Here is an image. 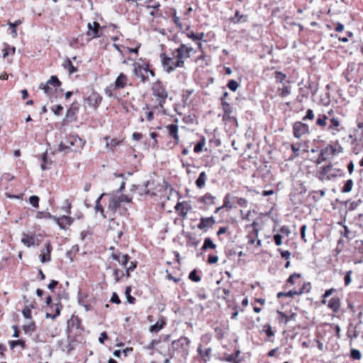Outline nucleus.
<instances>
[{
  "label": "nucleus",
  "instance_id": "55",
  "mask_svg": "<svg viewBox=\"0 0 363 363\" xmlns=\"http://www.w3.org/2000/svg\"><path fill=\"white\" fill-rule=\"evenodd\" d=\"M50 219H52L53 221H55L59 225V227L61 229H65V226L63 225V222L62 221V217L61 218H57V217H56L55 216H52Z\"/></svg>",
  "mask_w": 363,
  "mask_h": 363
},
{
  "label": "nucleus",
  "instance_id": "29",
  "mask_svg": "<svg viewBox=\"0 0 363 363\" xmlns=\"http://www.w3.org/2000/svg\"><path fill=\"white\" fill-rule=\"evenodd\" d=\"M41 159H42V164H41L42 170H45V169H50L52 162L50 160H48V158L47 151H45L43 154Z\"/></svg>",
  "mask_w": 363,
  "mask_h": 363
},
{
  "label": "nucleus",
  "instance_id": "25",
  "mask_svg": "<svg viewBox=\"0 0 363 363\" xmlns=\"http://www.w3.org/2000/svg\"><path fill=\"white\" fill-rule=\"evenodd\" d=\"M197 352L201 357L203 359L204 362H207L210 359L211 354L212 352V349L211 347L206 348L203 351L201 348V346H199L197 348Z\"/></svg>",
  "mask_w": 363,
  "mask_h": 363
},
{
  "label": "nucleus",
  "instance_id": "3",
  "mask_svg": "<svg viewBox=\"0 0 363 363\" xmlns=\"http://www.w3.org/2000/svg\"><path fill=\"white\" fill-rule=\"evenodd\" d=\"M337 289L330 288L325 291L321 296V303L326 305L327 307L334 313H337L341 308V300L337 296H332L328 299L333 294L335 293Z\"/></svg>",
  "mask_w": 363,
  "mask_h": 363
},
{
  "label": "nucleus",
  "instance_id": "59",
  "mask_svg": "<svg viewBox=\"0 0 363 363\" xmlns=\"http://www.w3.org/2000/svg\"><path fill=\"white\" fill-rule=\"evenodd\" d=\"M306 228H307V225H303L301 227V229H300V232H301V240H302L304 242H307L306 238Z\"/></svg>",
  "mask_w": 363,
  "mask_h": 363
},
{
  "label": "nucleus",
  "instance_id": "51",
  "mask_svg": "<svg viewBox=\"0 0 363 363\" xmlns=\"http://www.w3.org/2000/svg\"><path fill=\"white\" fill-rule=\"evenodd\" d=\"M145 3L147 4V8H152V9H157L160 6V4L158 2L154 1H152V0H149V1L146 0Z\"/></svg>",
  "mask_w": 363,
  "mask_h": 363
},
{
  "label": "nucleus",
  "instance_id": "63",
  "mask_svg": "<svg viewBox=\"0 0 363 363\" xmlns=\"http://www.w3.org/2000/svg\"><path fill=\"white\" fill-rule=\"evenodd\" d=\"M62 110L63 107L61 105H55L52 108V111L55 115H60Z\"/></svg>",
  "mask_w": 363,
  "mask_h": 363
},
{
  "label": "nucleus",
  "instance_id": "52",
  "mask_svg": "<svg viewBox=\"0 0 363 363\" xmlns=\"http://www.w3.org/2000/svg\"><path fill=\"white\" fill-rule=\"evenodd\" d=\"M29 202L35 208L38 207V203H39V197L38 196H31L29 198Z\"/></svg>",
  "mask_w": 363,
  "mask_h": 363
},
{
  "label": "nucleus",
  "instance_id": "36",
  "mask_svg": "<svg viewBox=\"0 0 363 363\" xmlns=\"http://www.w3.org/2000/svg\"><path fill=\"white\" fill-rule=\"evenodd\" d=\"M105 195V194H101L99 197L98 199L96 200V205H95V210L96 211H100V213H101V215L105 217L104 214V208L103 206L100 204V201L101 200V199L103 198V196Z\"/></svg>",
  "mask_w": 363,
  "mask_h": 363
},
{
  "label": "nucleus",
  "instance_id": "34",
  "mask_svg": "<svg viewBox=\"0 0 363 363\" xmlns=\"http://www.w3.org/2000/svg\"><path fill=\"white\" fill-rule=\"evenodd\" d=\"M164 324L165 323L164 321H162L161 323L157 321L156 323L150 327L149 330L151 333H158L163 328Z\"/></svg>",
  "mask_w": 363,
  "mask_h": 363
},
{
  "label": "nucleus",
  "instance_id": "56",
  "mask_svg": "<svg viewBox=\"0 0 363 363\" xmlns=\"http://www.w3.org/2000/svg\"><path fill=\"white\" fill-rule=\"evenodd\" d=\"M50 219H52L53 221H55L59 225V227L61 229H65V226L63 225V222L62 221V217L61 218H57V217H56L55 216H52Z\"/></svg>",
  "mask_w": 363,
  "mask_h": 363
},
{
  "label": "nucleus",
  "instance_id": "60",
  "mask_svg": "<svg viewBox=\"0 0 363 363\" xmlns=\"http://www.w3.org/2000/svg\"><path fill=\"white\" fill-rule=\"evenodd\" d=\"M62 221L63 222V225H65V224L70 225L73 222V218L69 216H63L62 217Z\"/></svg>",
  "mask_w": 363,
  "mask_h": 363
},
{
  "label": "nucleus",
  "instance_id": "45",
  "mask_svg": "<svg viewBox=\"0 0 363 363\" xmlns=\"http://www.w3.org/2000/svg\"><path fill=\"white\" fill-rule=\"evenodd\" d=\"M315 118V114L312 109H308L306 111V115L303 117L302 120L306 121H313Z\"/></svg>",
  "mask_w": 363,
  "mask_h": 363
},
{
  "label": "nucleus",
  "instance_id": "2",
  "mask_svg": "<svg viewBox=\"0 0 363 363\" xmlns=\"http://www.w3.org/2000/svg\"><path fill=\"white\" fill-rule=\"evenodd\" d=\"M343 74L347 82L362 83L363 80V62L349 64Z\"/></svg>",
  "mask_w": 363,
  "mask_h": 363
},
{
  "label": "nucleus",
  "instance_id": "61",
  "mask_svg": "<svg viewBox=\"0 0 363 363\" xmlns=\"http://www.w3.org/2000/svg\"><path fill=\"white\" fill-rule=\"evenodd\" d=\"M106 145L111 146V147H116L119 144V142L117 141L116 139H111L109 141V139L108 138H106Z\"/></svg>",
  "mask_w": 363,
  "mask_h": 363
},
{
  "label": "nucleus",
  "instance_id": "47",
  "mask_svg": "<svg viewBox=\"0 0 363 363\" xmlns=\"http://www.w3.org/2000/svg\"><path fill=\"white\" fill-rule=\"evenodd\" d=\"M16 50L15 47H10L9 45H6L4 49L3 57L5 58L9 54H14Z\"/></svg>",
  "mask_w": 363,
  "mask_h": 363
},
{
  "label": "nucleus",
  "instance_id": "15",
  "mask_svg": "<svg viewBox=\"0 0 363 363\" xmlns=\"http://www.w3.org/2000/svg\"><path fill=\"white\" fill-rule=\"evenodd\" d=\"M333 113H334L333 110L330 109L328 111V115L318 114V118L315 122V125L322 129L325 128L327 125V121L328 120V116H332L333 115Z\"/></svg>",
  "mask_w": 363,
  "mask_h": 363
},
{
  "label": "nucleus",
  "instance_id": "35",
  "mask_svg": "<svg viewBox=\"0 0 363 363\" xmlns=\"http://www.w3.org/2000/svg\"><path fill=\"white\" fill-rule=\"evenodd\" d=\"M22 23V21L21 20H16L14 22H9V26L11 28L12 31V36L16 37L17 36V31H16V27Z\"/></svg>",
  "mask_w": 363,
  "mask_h": 363
},
{
  "label": "nucleus",
  "instance_id": "11",
  "mask_svg": "<svg viewBox=\"0 0 363 363\" xmlns=\"http://www.w3.org/2000/svg\"><path fill=\"white\" fill-rule=\"evenodd\" d=\"M160 58L164 69L168 73L173 72L177 67H181L176 66V62H174L172 57L167 56L164 53L160 55Z\"/></svg>",
  "mask_w": 363,
  "mask_h": 363
},
{
  "label": "nucleus",
  "instance_id": "32",
  "mask_svg": "<svg viewBox=\"0 0 363 363\" xmlns=\"http://www.w3.org/2000/svg\"><path fill=\"white\" fill-rule=\"evenodd\" d=\"M353 184H354V182L352 181V179H350L347 180L345 182L344 186H343V187L341 189V191L342 193L350 192L352 191V189Z\"/></svg>",
  "mask_w": 363,
  "mask_h": 363
},
{
  "label": "nucleus",
  "instance_id": "12",
  "mask_svg": "<svg viewBox=\"0 0 363 363\" xmlns=\"http://www.w3.org/2000/svg\"><path fill=\"white\" fill-rule=\"evenodd\" d=\"M77 142H80L78 136L69 135L65 142H61L59 145V151H66L75 145Z\"/></svg>",
  "mask_w": 363,
  "mask_h": 363
},
{
  "label": "nucleus",
  "instance_id": "33",
  "mask_svg": "<svg viewBox=\"0 0 363 363\" xmlns=\"http://www.w3.org/2000/svg\"><path fill=\"white\" fill-rule=\"evenodd\" d=\"M216 247V245L213 243L212 240L210 238H206L204 240V242H203V246L201 247V250H206L208 248L215 249Z\"/></svg>",
  "mask_w": 363,
  "mask_h": 363
},
{
  "label": "nucleus",
  "instance_id": "38",
  "mask_svg": "<svg viewBox=\"0 0 363 363\" xmlns=\"http://www.w3.org/2000/svg\"><path fill=\"white\" fill-rule=\"evenodd\" d=\"M64 67L67 69H68L69 71V73L71 74H73L75 72H77V68L72 65L71 60L69 59H67L65 64H64Z\"/></svg>",
  "mask_w": 363,
  "mask_h": 363
},
{
  "label": "nucleus",
  "instance_id": "50",
  "mask_svg": "<svg viewBox=\"0 0 363 363\" xmlns=\"http://www.w3.org/2000/svg\"><path fill=\"white\" fill-rule=\"evenodd\" d=\"M351 357L353 359L359 360L362 357V354L359 352V350H356V349H352L351 350Z\"/></svg>",
  "mask_w": 363,
  "mask_h": 363
},
{
  "label": "nucleus",
  "instance_id": "48",
  "mask_svg": "<svg viewBox=\"0 0 363 363\" xmlns=\"http://www.w3.org/2000/svg\"><path fill=\"white\" fill-rule=\"evenodd\" d=\"M227 86L231 91H235L238 89L239 84L235 80L231 79L228 82Z\"/></svg>",
  "mask_w": 363,
  "mask_h": 363
},
{
  "label": "nucleus",
  "instance_id": "30",
  "mask_svg": "<svg viewBox=\"0 0 363 363\" xmlns=\"http://www.w3.org/2000/svg\"><path fill=\"white\" fill-rule=\"evenodd\" d=\"M274 77L277 84H284L286 79V75L281 71H275L274 73Z\"/></svg>",
  "mask_w": 363,
  "mask_h": 363
},
{
  "label": "nucleus",
  "instance_id": "4",
  "mask_svg": "<svg viewBox=\"0 0 363 363\" xmlns=\"http://www.w3.org/2000/svg\"><path fill=\"white\" fill-rule=\"evenodd\" d=\"M343 152V147L338 140L333 144L327 145L324 148L320 150L318 157L315 161L316 164H319L327 160V157H335Z\"/></svg>",
  "mask_w": 363,
  "mask_h": 363
},
{
  "label": "nucleus",
  "instance_id": "39",
  "mask_svg": "<svg viewBox=\"0 0 363 363\" xmlns=\"http://www.w3.org/2000/svg\"><path fill=\"white\" fill-rule=\"evenodd\" d=\"M34 306L31 304L30 306H26L22 311L23 315L25 318L30 319L31 318V308H33Z\"/></svg>",
  "mask_w": 363,
  "mask_h": 363
},
{
  "label": "nucleus",
  "instance_id": "44",
  "mask_svg": "<svg viewBox=\"0 0 363 363\" xmlns=\"http://www.w3.org/2000/svg\"><path fill=\"white\" fill-rule=\"evenodd\" d=\"M130 292H131V287L127 286L125 289V294L127 301L130 303H134L135 298L130 295Z\"/></svg>",
  "mask_w": 363,
  "mask_h": 363
},
{
  "label": "nucleus",
  "instance_id": "26",
  "mask_svg": "<svg viewBox=\"0 0 363 363\" xmlns=\"http://www.w3.org/2000/svg\"><path fill=\"white\" fill-rule=\"evenodd\" d=\"M126 84H127L126 76L124 74L121 73L118 76V77L116 78V79L115 81V87L116 89H122V88L125 87Z\"/></svg>",
  "mask_w": 363,
  "mask_h": 363
},
{
  "label": "nucleus",
  "instance_id": "27",
  "mask_svg": "<svg viewBox=\"0 0 363 363\" xmlns=\"http://www.w3.org/2000/svg\"><path fill=\"white\" fill-rule=\"evenodd\" d=\"M300 287L297 289L298 295H301L303 294H308L310 292L311 289V284L310 282L303 281L301 282Z\"/></svg>",
  "mask_w": 363,
  "mask_h": 363
},
{
  "label": "nucleus",
  "instance_id": "62",
  "mask_svg": "<svg viewBox=\"0 0 363 363\" xmlns=\"http://www.w3.org/2000/svg\"><path fill=\"white\" fill-rule=\"evenodd\" d=\"M280 252L281 257L285 259H289L291 256V252L289 250H282L281 249L278 250Z\"/></svg>",
  "mask_w": 363,
  "mask_h": 363
},
{
  "label": "nucleus",
  "instance_id": "31",
  "mask_svg": "<svg viewBox=\"0 0 363 363\" xmlns=\"http://www.w3.org/2000/svg\"><path fill=\"white\" fill-rule=\"evenodd\" d=\"M47 84L48 86L51 87L52 86L55 88H57L61 85V82L57 78V76L52 75L50 77V79L47 81Z\"/></svg>",
  "mask_w": 363,
  "mask_h": 363
},
{
  "label": "nucleus",
  "instance_id": "14",
  "mask_svg": "<svg viewBox=\"0 0 363 363\" xmlns=\"http://www.w3.org/2000/svg\"><path fill=\"white\" fill-rule=\"evenodd\" d=\"M296 314L295 313H290L286 314L281 311H277V320L279 323L286 325L291 320H295Z\"/></svg>",
  "mask_w": 363,
  "mask_h": 363
},
{
  "label": "nucleus",
  "instance_id": "28",
  "mask_svg": "<svg viewBox=\"0 0 363 363\" xmlns=\"http://www.w3.org/2000/svg\"><path fill=\"white\" fill-rule=\"evenodd\" d=\"M207 180V175L205 172H202L199 174V177L196 180V185L199 189H202L206 184Z\"/></svg>",
  "mask_w": 363,
  "mask_h": 363
},
{
  "label": "nucleus",
  "instance_id": "40",
  "mask_svg": "<svg viewBox=\"0 0 363 363\" xmlns=\"http://www.w3.org/2000/svg\"><path fill=\"white\" fill-rule=\"evenodd\" d=\"M221 103L224 113L228 115L232 113V110L230 104L226 102L223 97H221Z\"/></svg>",
  "mask_w": 363,
  "mask_h": 363
},
{
  "label": "nucleus",
  "instance_id": "13",
  "mask_svg": "<svg viewBox=\"0 0 363 363\" xmlns=\"http://www.w3.org/2000/svg\"><path fill=\"white\" fill-rule=\"evenodd\" d=\"M216 223V220L213 216L200 218V222L197 227L199 230L206 231L208 228H211Z\"/></svg>",
  "mask_w": 363,
  "mask_h": 363
},
{
  "label": "nucleus",
  "instance_id": "1",
  "mask_svg": "<svg viewBox=\"0 0 363 363\" xmlns=\"http://www.w3.org/2000/svg\"><path fill=\"white\" fill-rule=\"evenodd\" d=\"M344 176V170L342 168L336 167L335 164L331 162L320 166L315 173V177L322 182L331 181Z\"/></svg>",
  "mask_w": 363,
  "mask_h": 363
},
{
  "label": "nucleus",
  "instance_id": "7",
  "mask_svg": "<svg viewBox=\"0 0 363 363\" xmlns=\"http://www.w3.org/2000/svg\"><path fill=\"white\" fill-rule=\"evenodd\" d=\"M149 65L145 62H135L133 64V73L141 79L143 83L148 80Z\"/></svg>",
  "mask_w": 363,
  "mask_h": 363
},
{
  "label": "nucleus",
  "instance_id": "19",
  "mask_svg": "<svg viewBox=\"0 0 363 363\" xmlns=\"http://www.w3.org/2000/svg\"><path fill=\"white\" fill-rule=\"evenodd\" d=\"M301 146V142H297L296 143L290 144V147L291 150H292V154L290 155L288 160H294L295 158L300 156Z\"/></svg>",
  "mask_w": 363,
  "mask_h": 363
},
{
  "label": "nucleus",
  "instance_id": "9",
  "mask_svg": "<svg viewBox=\"0 0 363 363\" xmlns=\"http://www.w3.org/2000/svg\"><path fill=\"white\" fill-rule=\"evenodd\" d=\"M292 133L294 138L300 139L310 133V128L308 124L302 121H296L292 125Z\"/></svg>",
  "mask_w": 363,
  "mask_h": 363
},
{
  "label": "nucleus",
  "instance_id": "53",
  "mask_svg": "<svg viewBox=\"0 0 363 363\" xmlns=\"http://www.w3.org/2000/svg\"><path fill=\"white\" fill-rule=\"evenodd\" d=\"M39 89H43L44 91V93L45 94H47L48 96H49L50 92L52 91V88L48 86L47 83L46 84L41 83L39 85Z\"/></svg>",
  "mask_w": 363,
  "mask_h": 363
},
{
  "label": "nucleus",
  "instance_id": "41",
  "mask_svg": "<svg viewBox=\"0 0 363 363\" xmlns=\"http://www.w3.org/2000/svg\"><path fill=\"white\" fill-rule=\"evenodd\" d=\"M148 184H149V182H147L143 186L133 185V188L138 189L139 194L140 195L147 194L149 193V191L147 189Z\"/></svg>",
  "mask_w": 363,
  "mask_h": 363
},
{
  "label": "nucleus",
  "instance_id": "23",
  "mask_svg": "<svg viewBox=\"0 0 363 363\" xmlns=\"http://www.w3.org/2000/svg\"><path fill=\"white\" fill-rule=\"evenodd\" d=\"M235 199H236L235 196H231L230 194H227L223 199V207L228 208V209H231V208L235 207Z\"/></svg>",
  "mask_w": 363,
  "mask_h": 363
},
{
  "label": "nucleus",
  "instance_id": "20",
  "mask_svg": "<svg viewBox=\"0 0 363 363\" xmlns=\"http://www.w3.org/2000/svg\"><path fill=\"white\" fill-rule=\"evenodd\" d=\"M340 119L337 117L333 116L330 119V125L328 127V130L333 131V134H335L337 132L340 131Z\"/></svg>",
  "mask_w": 363,
  "mask_h": 363
},
{
  "label": "nucleus",
  "instance_id": "10",
  "mask_svg": "<svg viewBox=\"0 0 363 363\" xmlns=\"http://www.w3.org/2000/svg\"><path fill=\"white\" fill-rule=\"evenodd\" d=\"M101 26L98 22H89L87 23V32L86 35L89 38V40L100 38L102 35L100 31Z\"/></svg>",
  "mask_w": 363,
  "mask_h": 363
},
{
  "label": "nucleus",
  "instance_id": "64",
  "mask_svg": "<svg viewBox=\"0 0 363 363\" xmlns=\"http://www.w3.org/2000/svg\"><path fill=\"white\" fill-rule=\"evenodd\" d=\"M111 301L116 304H119L121 303L120 298L116 293H113L111 298Z\"/></svg>",
  "mask_w": 363,
  "mask_h": 363
},
{
  "label": "nucleus",
  "instance_id": "24",
  "mask_svg": "<svg viewBox=\"0 0 363 363\" xmlns=\"http://www.w3.org/2000/svg\"><path fill=\"white\" fill-rule=\"evenodd\" d=\"M169 135L175 140V143L178 144L179 141L178 135V126L175 124H170L167 126Z\"/></svg>",
  "mask_w": 363,
  "mask_h": 363
},
{
  "label": "nucleus",
  "instance_id": "42",
  "mask_svg": "<svg viewBox=\"0 0 363 363\" xmlns=\"http://www.w3.org/2000/svg\"><path fill=\"white\" fill-rule=\"evenodd\" d=\"M205 138H203L200 141H199L194 148V152L199 153L200 152H201L203 146L205 145Z\"/></svg>",
  "mask_w": 363,
  "mask_h": 363
},
{
  "label": "nucleus",
  "instance_id": "22",
  "mask_svg": "<svg viewBox=\"0 0 363 363\" xmlns=\"http://www.w3.org/2000/svg\"><path fill=\"white\" fill-rule=\"evenodd\" d=\"M191 341L190 340L186 337H182L177 340H174L172 342V345L173 346L174 349H176L175 345L180 346L183 349H186V347H189Z\"/></svg>",
  "mask_w": 363,
  "mask_h": 363
},
{
  "label": "nucleus",
  "instance_id": "21",
  "mask_svg": "<svg viewBox=\"0 0 363 363\" xmlns=\"http://www.w3.org/2000/svg\"><path fill=\"white\" fill-rule=\"evenodd\" d=\"M35 238L34 235H30L23 233L22 234L21 242L26 246L27 247H30L35 245Z\"/></svg>",
  "mask_w": 363,
  "mask_h": 363
},
{
  "label": "nucleus",
  "instance_id": "54",
  "mask_svg": "<svg viewBox=\"0 0 363 363\" xmlns=\"http://www.w3.org/2000/svg\"><path fill=\"white\" fill-rule=\"evenodd\" d=\"M16 345H21L22 347L25 346V342L22 340H12L10 342V347L13 349Z\"/></svg>",
  "mask_w": 363,
  "mask_h": 363
},
{
  "label": "nucleus",
  "instance_id": "18",
  "mask_svg": "<svg viewBox=\"0 0 363 363\" xmlns=\"http://www.w3.org/2000/svg\"><path fill=\"white\" fill-rule=\"evenodd\" d=\"M302 282V274L300 273H294L289 276L287 279L286 284V285L293 286L297 285L300 286Z\"/></svg>",
  "mask_w": 363,
  "mask_h": 363
},
{
  "label": "nucleus",
  "instance_id": "16",
  "mask_svg": "<svg viewBox=\"0 0 363 363\" xmlns=\"http://www.w3.org/2000/svg\"><path fill=\"white\" fill-rule=\"evenodd\" d=\"M289 81H286V83L281 84V87H278L276 96L281 98H284L289 96L291 93V86L289 85Z\"/></svg>",
  "mask_w": 363,
  "mask_h": 363
},
{
  "label": "nucleus",
  "instance_id": "43",
  "mask_svg": "<svg viewBox=\"0 0 363 363\" xmlns=\"http://www.w3.org/2000/svg\"><path fill=\"white\" fill-rule=\"evenodd\" d=\"M214 199H215V197L213 196L211 194H208V193L206 194L202 197L203 202L206 203V204H213Z\"/></svg>",
  "mask_w": 363,
  "mask_h": 363
},
{
  "label": "nucleus",
  "instance_id": "17",
  "mask_svg": "<svg viewBox=\"0 0 363 363\" xmlns=\"http://www.w3.org/2000/svg\"><path fill=\"white\" fill-rule=\"evenodd\" d=\"M113 259L118 262L124 268L126 269L129 262L130 257L127 254H122L119 252L113 253L111 255Z\"/></svg>",
  "mask_w": 363,
  "mask_h": 363
},
{
  "label": "nucleus",
  "instance_id": "49",
  "mask_svg": "<svg viewBox=\"0 0 363 363\" xmlns=\"http://www.w3.org/2000/svg\"><path fill=\"white\" fill-rule=\"evenodd\" d=\"M352 270H350V271L346 272V274L345 275V277H344V284H345V286H349L351 284V281H352L351 276H352Z\"/></svg>",
  "mask_w": 363,
  "mask_h": 363
},
{
  "label": "nucleus",
  "instance_id": "37",
  "mask_svg": "<svg viewBox=\"0 0 363 363\" xmlns=\"http://www.w3.org/2000/svg\"><path fill=\"white\" fill-rule=\"evenodd\" d=\"M262 332L265 333L269 340L274 335V332L272 330L270 325L266 324L263 325Z\"/></svg>",
  "mask_w": 363,
  "mask_h": 363
},
{
  "label": "nucleus",
  "instance_id": "8",
  "mask_svg": "<svg viewBox=\"0 0 363 363\" xmlns=\"http://www.w3.org/2000/svg\"><path fill=\"white\" fill-rule=\"evenodd\" d=\"M131 199L125 195L112 196L108 205V210L116 213L121 206L123 203H130Z\"/></svg>",
  "mask_w": 363,
  "mask_h": 363
},
{
  "label": "nucleus",
  "instance_id": "5",
  "mask_svg": "<svg viewBox=\"0 0 363 363\" xmlns=\"http://www.w3.org/2000/svg\"><path fill=\"white\" fill-rule=\"evenodd\" d=\"M192 50L193 48L191 47H188L184 44H181L173 53L177 58L176 66H180L181 67H183L184 65V59L189 58Z\"/></svg>",
  "mask_w": 363,
  "mask_h": 363
},
{
  "label": "nucleus",
  "instance_id": "46",
  "mask_svg": "<svg viewBox=\"0 0 363 363\" xmlns=\"http://www.w3.org/2000/svg\"><path fill=\"white\" fill-rule=\"evenodd\" d=\"M189 278L194 282H199L201 281V277L197 274L196 269H194L190 272Z\"/></svg>",
  "mask_w": 363,
  "mask_h": 363
},
{
  "label": "nucleus",
  "instance_id": "6",
  "mask_svg": "<svg viewBox=\"0 0 363 363\" xmlns=\"http://www.w3.org/2000/svg\"><path fill=\"white\" fill-rule=\"evenodd\" d=\"M152 90L153 95L159 101L158 106L160 108H163L165 101L168 97V93L164 86L160 82H157L152 85Z\"/></svg>",
  "mask_w": 363,
  "mask_h": 363
},
{
  "label": "nucleus",
  "instance_id": "58",
  "mask_svg": "<svg viewBox=\"0 0 363 363\" xmlns=\"http://www.w3.org/2000/svg\"><path fill=\"white\" fill-rule=\"evenodd\" d=\"M35 324L33 323H31L26 325H23V329L26 333L33 332L35 330Z\"/></svg>",
  "mask_w": 363,
  "mask_h": 363
},
{
  "label": "nucleus",
  "instance_id": "57",
  "mask_svg": "<svg viewBox=\"0 0 363 363\" xmlns=\"http://www.w3.org/2000/svg\"><path fill=\"white\" fill-rule=\"evenodd\" d=\"M235 203L238 206H240L241 207H244V206H247V200H246L245 199H243V198H238V197H236Z\"/></svg>",
  "mask_w": 363,
  "mask_h": 363
}]
</instances>
